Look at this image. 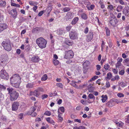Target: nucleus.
<instances>
[{
	"instance_id": "f257e3e1",
	"label": "nucleus",
	"mask_w": 129,
	"mask_h": 129,
	"mask_svg": "<svg viewBox=\"0 0 129 129\" xmlns=\"http://www.w3.org/2000/svg\"><path fill=\"white\" fill-rule=\"evenodd\" d=\"M7 89L10 95V100L11 101H13L16 100L19 96V93L12 88H8Z\"/></svg>"
},
{
	"instance_id": "f03ea898",
	"label": "nucleus",
	"mask_w": 129,
	"mask_h": 129,
	"mask_svg": "<svg viewBox=\"0 0 129 129\" xmlns=\"http://www.w3.org/2000/svg\"><path fill=\"white\" fill-rule=\"evenodd\" d=\"M36 43L39 47L43 49L46 47L47 41L42 37H40L36 40Z\"/></svg>"
},
{
	"instance_id": "7ed1b4c3",
	"label": "nucleus",
	"mask_w": 129,
	"mask_h": 129,
	"mask_svg": "<svg viewBox=\"0 0 129 129\" xmlns=\"http://www.w3.org/2000/svg\"><path fill=\"white\" fill-rule=\"evenodd\" d=\"M2 45L7 51H10L11 49V42L9 39H6L2 42Z\"/></svg>"
},
{
	"instance_id": "20e7f679",
	"label": "nucleus",
	"mask_w": 129,
	"mask_h": 129,
	"mask_svg": "<svg viewBox=\"0 0 129 129\" xmlns=\"http://www.w3.org/2000/svg\"><path fill=\"white\" fill-rule=\"evenodd\" d=\"M21 78L18 74H15L10 79V82H16L21 83Z\"/></svg>"
},
{
	"instance_id": "39448f33",
	"label": "nucleus",
	"mask_w": 129,
	"mask_h": 129,
	"mask_svg": "<svg viewBox=\"0 0 129 129\" xmlns=\"http://www.w3.org/2000/svg\"><path fill=\"white\" fill-rule=\"evenodd\" d=\"M0 77L1 78L6 80L9 79L8 74L4 69L2 70L0 72Z\"/></svg>"
},
{
	"instance_id": "423d86ee",
	"label": "nucleus",
	"mask_w": 129,
	"mask_h": 129,
	"mask_svg": "<svg viewBox=\"0 0 129 129\" xmlns=\"http://www.w3.org/2000/svg\"><path fill=\"white\" fill-rule=\"evenodd\" d=\"M37 109V107H32L30 109V110L27 112L26 114L30 115L33 117H35L37 115V114L35 111Z\"/></svg>"
},
{
	"instance_id": "0eeeda50",
	"label": "nucleus",
	"mask_w": 129,
	"mask_h": 129,
	"mask_svg": "<svg viewBox=\"0 0 129 129\" xmlns=\"http://www.w3.org/2000/svg\"><path fill=\"white\" fill-rule=\"evenodd\" d=\"M74 55V53L72 51L70 50L66 51L64 58L66 59L72 58L73 57Z\"/></svg>"
},
{
	"instance_id": "6e6552de",
	"label": "nucleus",
	"mask_w": 129,
	"mask_h": 129,
	"mask_svg": "<svg viewBox=\"0 0 129 129\" xmlns=\"http://www.w3.org/2000/svg\"><path fill=\"white\" fill-rule=\"evenodd\" d=\"M69 36L71 39L74 40L77 38L78 34L75 30H73L70 32Z\"/></svg>"
},
{
	"instance_id": "1a4fd4ad",
	"label": "nucleus",
	"mask_w": 129,
	"mask_h": 129,
	"mask_svg": "<svg viewBox=\"0 0 129 129\" xmlns=\"http://www.w3.org/2000/svg\"><path fill=\"white\" fill-rule=\"evenodd\" d=\"M93 35L92 31L91 30H90L88 34L86 36V41L88 42H90L92 39Z\"/></svg>"
},
{
	"instance_id": "9d476101",
	"label": "nucleus",
	"mask_w": 129,
	"mask_h": 129,
	"mask_svg": "<svg viewBox=\"0 0 129 129\" xmlns=\"http://www.w3.org/2000/svg\"><path fill=\"white\" fill-rule=\"evenodd\" d=\"M19 103L17 102H15L12 104V111H16L18 108L19 106Z\"/></svg>"
},
{
	"instance_id": "9b49d317",
	"label": "nucleus",
	"mask_w": 129,
	"mask_h": 129,
	"mask_svg": "<svg viewBox=\"0 0 129 129\" xmlns=\"http://www.w3.org/2000/svg\"><path fill=\"white\" fill-rule=\"evenodd\" d=\"M74 13L71 12H68L65 16V18L67 21L68 20L70 19H72L74 17Z\"/></svg>"
},
{
	"instance_id": "f8f14e48",
	"label": "nucleus",
	"mask_w": 129,
	"mask_h": 129,
	"mask_svg": "<svg viewBox=\"0 0 129 129\" xmlns=\"http://www.w3.org/2000/svg\"><path fill=\"white\" fill-rule=\"evenodd\" d=\"M9 13L13 18H15L16 17L17 15V12L16 10V8H15L14 9L11 10Z\"/></svg>"
},
{
	"instance_id": "ddd939ff",
	"label": "nucleus",
	"mask_w": 129,
	"mask_h": 129,
	"mask_svg": "<svg viewBox=\"0 0 129 129\" xmlns=\"http://www.w3.org/2000/svg\"><path fill=\"white\" fill-rule=\"evenodd\" d=\"M113 14L110 12V17L108 19V24L110 26H113Z\"/></svg>"
},
{
	"instance_id": "4468645a",
	"label": "nucleus",
	"mask_w": 129,
	"mask_h": 129,
	"mask_svg": "<svg viewBox=\"0 0 129 129\" xmlns=\"http://www.w3.org/2000/svg\"><path fill=\"white\" fill-rule=\"evenodd\" d=\"M8 27L7 25L5 23H0V32Z\"/></svg>"
},
{
	"instance_id": "2eb2a0df",
	"label": "nucleus",
	"mask_w": 129,
	"mask_h": 129,
	"mask_svg": "<svg viewBox=\"0 0 129 129\" xmlns=\"http://www.w3.org/2000/svg\"><path fill=\"white\" fill-rule=\"evenodd\" d=\"M7 58V56L6 54L2 55L0 59V61H1L2 63H3L4 61H6Z\"/></svg>"
},
{
	"instance_id": "dca6fc26",
	"label": "nucleus",
	"mask_w": 129,
	"mask_h": 129,
	"mask_svg": "<svg viewBox=\"0 0 129 129\" xmlns=\"http://www.w3.org/2000/svg\"><path fill=\"white\" fill-rule=\"evenodd\" d=\"M40 60L38 56H37L34 55L31 58V61L34 62H37L39 61Z\"/></svg>"
},
{
	"instance_id": "f3484780",
	"label": "nucleus",
	"mask_w": 129,
	"mask_h": 129,
	"mask_svg": "<svg viewBox=\"0 0 129 129\" xmlns=\"http://www.w3.org/2000/svg\"><path fill=\"white\" fill-rule=\"evenodd\" d=\"M65 32V31L63 29H59L57 30L56 33L58 36H60L63 34Z\"/></svg>"
},
{
	"instance_id": "a211bd4d",
	"label": "nucleus",
	"mask_w": 129,
	"mask_h": 129,
	"mask_svg": "<svg viewBox=\"0 0 129 129\" xmlns=\"http://www.w3.org/2000/svg\"><path fill=\"white\" fill-rule=\"evenodd\" d=\"M65 43L67 45L70 46H72L73 44L72 41L68 39H66L65 40Z\"/></svg>"
},
{
	"instance_id": "6ab92c4d",
	"label": "nucleus",
	"mask_w": 129,
	"mask_h": 129,
	"mask_svg": "<svg viewBox=\"0 0 129 129\" xmlns=\"http://www.w3.org/2000/svg\"><path fill=\"white\" fill-rule=\"evenodd\" d=\"M114 122L117 126L120 127H122L124 124V123L121 121L118 120Z\"/></svg>"
},
{
	"instance_id": "aec40b11",
	"label": "nucleus",
	"mask_w": 129,
	"mask_h": 129,
	"mask_svg": "<svg viewBox=\"0 0 129 129\" xmlns=\"http://www.w3.org/2000/svg\"><path fill=\"white\" fill-rule=\"evenodd\" d=\"M12 86L16 88H18L20 83L17 82H11Z\"/></svg>"
},
{
	"instance_id": "412c9836",
	"label": "nucleus",
	"mask_w": 129,
	"mask_h": 129,
	"mask_svg": "<svg viewBox=\"0 0 129 129\" xmlns=\"http://www.w3.org/2000/svg\"><path fill=\"white\" fill-rule=\"evenodd\" d=\"M79 19V18L78 17L74 18L71 22V24L73 25H75L77 23Z\"/></svg>"
},
{
	"instance_id": "4be33fe9",
	"label": "nucleus",
	"mask_w": 129,
	"mask_h": 129,
	"mask_svg": "<svg viewBox=\"0 0 129 129\" xmlns=\"http://www.w3.org/2000/svg\"><path fill=\"white\" fill-rule=\"evenodd\" d=\"M33 94L36 97H38L39 96L40 94V92H39L37 89L34 90L33 92Z\"/></svg>"
},
{
	"instance_id": "5701e85b",
	"label": "nucleus",
	"mask_w": 129,
	"mask_h": 129,
	"mask_svg": "<svg viewBox=\"0 0 129 129\" xmlns=\"http://www.w3.org/2000/svg\"><path fill=\"white\" fill-rule=\"evenodd\" d=\"M6 4V2L0 0V6L2 7H5Z\"/></svg>"
},
{
	"instance_id": "b1692460",
	"label": "nucleus",
	"mask_w": 129,
	"mask_h": 129,
	"mask_svg": "<svg viewBox=\"0 0 129 129\" xmlns=\"http://www.w3.org/2000/svg\"><path fill=\"white\" fill-rule=\"evenodd\" d=\"M95 97L94 95L92 93H90L88 96L87 99L88 100H89V99H92L93 100H94Z\"/></svg>"
},
{
	"instance_id": "393cba45",
	"label": "nucleus",
	"mask_w": 129,
	"mask_h": 129,
	"mask_svg": "<svg viewBox=\"0 0 129 129\" xmlns=\"http://www.w3.org/2000/svg\"><path fill=\"white\" fill-rule=\"evenodd\" d=\"M107 105L109 107H112L113 106V100L112 99H111L107 103Z\"/></svg>"
},
{
	"instance_id": "a878e982",
	"label": "nucleus",
	"mask_w": 129,
	"mask_h": 129,
	"mask_svg": "<svg viewBox=\"0 0 129 129\" xmlns=\"http://www.w3.org/2000/svg\"><path fill=\"white\" fill-rule=\"evenodd\" d=\"M81 18L84 20H86L87 18V16L85 13H83L81 14Z\"/></svg>"
},
{
	"instance_id": "bb28decb",
	"label": "nucleus",
	"mask_w": 129,
	"mask_h": 129,
	"mask_svg": "<svg viewBox=\"0 0 129 129\" xmlns=\"http://www.w3.org/2000/svg\"><path fill=\"white\" fill-rule=\"evenodd\" d=\"M90 62L88 61H86L83 64V66L84 67H88Z\"/></svg>"
},
{
	"instance_id": "cd10ccee",
	"label": "nucleus",
	"mask_w": 129,
	"mask_h": 129,
	"mask_svg": "<svg viewBox=\"0 0 129 129\" xmlns=\"http://www.w3.org/2000/svg\"><path fill=\"white\" fill-rule=\"evenodd\" d=\"M123 12L125 14H129V9L127 7H125L124 9Z\"/></svg>"
},
{
	"instance_id": "c85d7f7f",
	"label": "nucleus",
	"mask_w": 129,
	"mask_h": 129,
	"mask_svg": "<svg viewBox=\"0 0 129 129\" xmlns=\"http://www.w3.org/2000/svg\"><path fill=\"white\" fill-rule=\"evenodd\" d=\"M102 102L103 103L105 102L107 98V96L106 95H103L102 96Z\"/></svg>"
},
{
	"instance_id": "c756f323",
	"label": "nucleus",
	"mask_w": 129,
	"mask_h": 129,
	"mask_svg": "<svg viewBox=\"0 0 129 129\" xmlns=\"http://www.w3.org/2000/svg\"><path fill=\"white\" fill-rule=\"evenodd\" d=\"M34 85L31 83H28L26 85V87L27 88H31L34 87Z\"/></svg>"
},
{
	"instance_id": "7c9ffc66",
	"label": "nucleus",
	"mask_w": 129,
	"mask_h": 129,
	"mask_svg": "<svg viewBox=\"0 0 129 129\" xmlns=\"http://www.w3.org/2000/svg\"><path fill=\"white\" fill-rule=\"evenodd\" d=\"M47 76L46 74H45L44 75L41 79L42 81H45L47 79Z\"/></svg>"
},
{
	"instance_id": "2f4dec72",
	"label": "nucleus",
	"mask_w": 129,
	"mask_h": 129,
	"mask_svg": "<svg viewBox=\"0 0 129 129\" xmlns=\"http://www.w3.org/2000/svg\"><path fill=\"white\" fill-rule=\"evenodd\" d=\"M108 9L109 10V12L110 13V12L111 13H112V10L113 9V6L112 5H109L108 6Z\"/></svg>"
},
{
	"instance_id": "473e14b6",
	"label": "nucleus",
	"mask_w": 129,
	"mask_h": 129,
	"mask_svg": "<svg viewBox=\"0 0 129 129\" xmlns=\"http://www.w3.org/2000/svg\"><path fill=\"white\" fill-rule=\"evenodd\" d=\"M29 3L31 6H35V5H37L38 4L37 2L31 1L29 2Z\"/></svg>"
},
{
	"instance_id": "72a5a7b5",
	"label": "nucleus",
	"mask_w": 129,
	"mask_h": 129,
	"mask_svg": "<svg viewBox=\"0 0 129 129\" xmlns=\"http://www.w3.org/2000/svg\"><path fill=\"white\" fill-rule=\"evenodd\" d=\"M25 49L26 52H28L30 49V45H27L25 47Z\"/></svg>"
},
{
	"instance_id": "f704fd0d",
	"label": "nucleus",
	"mask_w": 129,
	"mask_h": 129,
	"mask_svg": "<svg viewBox=\"0 0 129 129\" xmlns=\"http://www.w3.org/2000/svg\"><path fill=\"white\" fill-rule=\"evenodd\" d=\"M127 83L126 82H121L120 83V85L122 87H123L127 85Z\"/></svg>"
},
{
	"instance_id": "c9c22d12",
	"label": "nucleus",
	"mask_w": 129,
	"mask_h": 129,
	"mask_svg": "<svg viewBox=\"0 0 129 129\" xmlns=\"http://www.w3.org/2000/svg\"><path fill=\"white\" fill-rule=\"evenodd\" d=\"M40 28L38 27H36L34 28L32 30V32L33 33H35L36 32H37V31H39L40 30Z\"/></svg>"
},
{
	"instance_id": "e433bc0d",
	"label": "nucleus",
	"mask_w": 129,
	"mask_h": 129,
	"mask_svg": "<svg viewBox=\"0 0 129 129\" xmlns=\"http://www.w3.org/2000/svg\"><path fill=\"white\" fill-rule=\"evenodd\" d=\"M47 10H45V12H48V14H49L52 10V8L50 7H48L46 9Z\"/></svg>"
},
{
	"instance_id": "4c0bfd02",
	"label": "nucleus",
	"mask_w": 129,
	"mask_h": 129,
	"mask_svg": "<svg viewBox=\"0 0 129 129\" xmlns=\"http://www.w3.org/2000/svg\"><path fill=\"white\" fill-rule=\"evenodd\" d=\"M108 43L109 44L110 47H111L112 45V43L111 40L110 39H109L108 41Z\"/></svg>"
},
{
	"instance_id": "58836bf2",
	"label": "nucleus",
	"mask_w": 129,
	"mask_h": 129,
	"mask_svg": "<svg viewBox=\"0 0 129 129\" xmlns=\"http://www.w3.org/2000/svg\"><path fill=\"white\" fill-rule=\"evenodd\" d=\"M82 4H84L85 5H89L90 3L88 0H85L82 2Z\"/></svg>"
},
{
	"instance_id": "ea45409f",
	"label": "nucleus",
	"mask_w": 129,
	"mask_h": 129,
	"mask_svg": "<svg viewBox=\"0 0 129 129\" xmlns=\"http://www.w3.org/2000/svg\"><path fill=\"white\" fill-rule=\"evenodd\" d=\"M70 9V8L69 7H65L63 8V12H65L69 11Z\"/></svg>"
},
{
	"instance_id": "a19ab883",
	"label": "nucleus",
	"mask_w": 129,
	"mask_h": 129,
	"mask_svg": "<svg viewBox=\"0 0 129 129\" xmlns=\"http://www.w3.org/2000/svg\"><path fill=\"white\" fill-rule=\"evenodd\" d=\"M110 67L109 65L108 64H106L104 65V68L106 70L109 69Z\"/></svg>"
},
{
	"instance_id": "79ce46f5",
	"label": "nucleus",
	"mask_w": 129,
	"mask_h": 129,
	"mask_svg": "<svg viewBox=\"0 0 129 129\" xmlns=\"http://www.w3.org/2000/svg\"><path fill=\"white\" fill-rule=\"evenodd\" d=\"M11 5L12 6H15V7H19L20 5L18 4H16L14 3L11 2Z\"/></svg>"
},
{
	"instance_id": "37998d69",
	"label": "nucleus",
	"mask_w": 129,
	"mask_h": 129,
	"mask_svg": "<svg viewBox=\"0 0 129 129\" xmlns=\"http://www.w3.org/2000/svg\"><path fill=\"white\" fill-rule=\"evenodd\" d=\"M107 77L106 78L107 79H110L112 76V75L110 72L108 73L107 74Z\"/></svg>"
},
{
	"instance_id": "c03bdc74",
	"label": "nucleus",
	"mask_w": 129,
	"mask_h": 129,
	"mask_svg": "<svg viewBox=\"0 0 129 129\" xmlns=\"http://www.w3.org/2000/svg\"><path fill=\"white\" fill-rule=\"evenodd\" d=\"M56 85L58 87H59L61 88H62L63 87V86L62 84L61 83H58L56 84Z\"/></svg>"
},
{
	"instance_id": "a18cd8bd",
	"label": "nucleus",
	"mask_w": 129,
	"mask_h": 129,
	"mask_svg": "<svg viewBox=\"0 0 129 129\" xmlns=\"http://www.w3.org/2000/svg\"><path fill=\"white\" fill-rule=\"evenodd\" d=\"M53 61L54 64L55 65H58L59 63V61L56 59L53 60Z\"/></svg>"
},
{
	"instance_id": "49530a36",
	"label": "nucleus",
	"mask_w": 129,
	"mask_h": 129,
	"mask_svg": "<svg viewBox=\"0 0 129 129\" xmlns=\"http://www.w3.org/2000/svg\"><path fill=\"white\" fill-rule=\"evenodd\" d=\"M6 87L5 86L2 85L0 84V90H5L6 89Z\"/></svg>"
},
{
	"instance_id": "de8ad7c7",
	"label": "nucleus",
	"mask_w": 129,
	"mask_h": 129,
	"mask_svg": "<svg viewBox=\"0 0 129 129\" xmlns=\"http://www.w3.org/2000/svg\"><path fill=\"white\" fill-rule=\"evenodd\" d=\"M105 29L106 30V34L107 36H109L110 35V30L107 27H105Z\"/></svg>"
},
{
	"instance_id": "09e8293b",
	"label": "nucleus",
	"mask_w": 129,
	"mask_h": 129,
	"mask_svg": "<svg viewBox=\"0 0 129 129\" xmlns=\"http://www.w3.org/2000/svg\"><path fill=\"white\" fill-rule=\"evenodd\" d=\"M72 27V26L70 25H69L66 27V30L67 31H69L70 30Z\"/></svg>"
},
{
	"instance_id": "8fccbe9b",
	"label": "nucleus",
	"mask_w": 129,
	"mask_h": 129,
	"mask_svg": "<svg viewBox=\"0 0 129 129\" xmlns=\"http://www.w3.org/2000/svg\"><path fill=\"white\" fill-rule=\"evenodd\" d=\"M1 119L4 121L6 122L7 120V118L6 116H2L1 117Z\"/></svg>"
},
{
	"instance_id": "3c124183",
	"label": "nucleus",
	"mask_w": 129,
	"mask_h": 129,
	"mask_svg": "<svg viewBox=\"0 0 129 129\" xmlns=\"http://www.w3.org/2000/svg\"><path fill=\"white\" fill-rule=\"evenodd\" d=\"M44 114L47 116H50L51 114V112L50 111H45Z\"/></svg>"
},
{
	"instance_id": "603ef678",
	"label": "nucleus",
	"mask_w": 129,
	"mask_h": 129,
	"mask_svg": "<svg viewBox=\"0 0 129 129\" xmlns=\"http://www.w3.org/2000/svg\"><path fill=\"white\" fill-rule=\"evenodd\" d=\"M120 79V77L118 75L115 76L114 78H113V81L115 80H118Z\"/></svg>"
},
{
	"instance_id": "864d4df0",
	"label": "nucleus",
	"mask_w": 129,
	"mask_h": 129,
	"mask_svg": "<svg viewBox=\"0 0 129 129\" xmlns=\"http://www.w3.org/2000/svg\"><path fill=\"white\" fill-rule=\"evenodd\" d=\"M94 7V6L93 5H91L89 7H87V8L89 10H91L93 9Z\"/></svg>"
},
{
	"instance_id": "5fc2aeb1",
	"label": "nucleus",
	"mask_w": 129,
	"mask_h": 129,
	"mask_svg": "<svg viewBox=\"0 0 129 129\" xmlns=\"http://www.w3.org/2000/svg\"><path fill=\"white\" fill-rule=\"evenodd\" d=\"M117 95L120 98L123 97L124 96L123 94L121 93H118L117 94Z\"/></svg>"
},
{
	"instance_id": "6e6d98bb",
	"label": "nucleus",
	"mask_w": 129,
	"mask_h": 129,
	"mask_svg": "<svg viewBox=\"0 0 129 129\" xmlns=\"http://www.w3.org/2000/svg\"><path fill=\"white\" fill-rule=\"evenodd\" d=\"M48 97V95L46 94H43L42 95V99L43 100L45 99V98H47Z\"/></svg>"
},
{
	"instance_id": "4d7b16f0",
	"label": "nucleus",
	"mask_w": 129,
	"mask_h": 129,
	"mask_svg": "<svg viewBox=\"0 0 129 129\" xmlns=\"http://www.w3.org/2000/svg\"><path fill=\"white\" fill-rule=\"evenodd\" d=\"M44 12L45 11H41L39 13L38 15L39 16H41Z\"/></svg>"
},
{
	"instance_id": "13d9d810",
	"label": "nucleus",
	"mask_w": 129,
	"mask_h": 129,
	"mask_svg": "<svg viewBox=\"0 0 129 129\" xmlns=\"http://www.w3.org/2000/svg\"><path fill=\"white\" fill-rule=\"evenodd\" d=\"M94 90V88L93 87H90L88 89L89 91L90 92H92Z\"/></svg>"
},
{
	"instance_id": "bf43d9fd",
	"label": "nucleus",
	"mask_w": 129,
	"mask_h": 129,
	"mask_svg": "<svg viewBox=\"0 0 129 129\" xmlns=\"http://www.w3.org/2000/svg\"><path fill=\"white\" fill-rule=\"evenodd\" d=\"M121 62H117L116 65V67L117 68H119L120 66H121Z\"/></svg>"
},
{
	"instance_id": "052dcab7",
	"label": "nucleus",
	"mask_w": 129,
	"mask_h": 129,
	"mask_svg": "<svg viewBox=\"0 0 129 129\" xmlns=\"http://www.w3.org/2000/svg\"><path fill=\"white\" fill-rule=\"evenodd\" d=\"M88 28L87 27L84 30V32L85 34H87L88 33Z\"/></svg>"
},
{
	"instance_id": "680f3d73",
	"label": "nucleus",
	"mask_w": 129,
	"mask_h": 129,
	"mask_svg": "<svg viewBox=\"0 0 129 129\" xmlns=\"http://www.w3.org/2000/svg\"><path fill=\"white\" fill-rule=\"evenodd\" d=\"M37 90L39 91V92H43L44 91L43 89L42 88H39L37 89Z\"/></svg>"
},
{
	"instance_id": "e2e57ef3",
	"label": "nucleus",
	"mask_w": 129,
	"mask_h": 129,
	"mask_svg": "<svg viewBox=\"0 0 129 129\" xmlns=\"http://www.w3.org/2000/svg\"><path fill=\"white\" fill-rule=\"evenodd\" d=\"M117 62H121L122 61L123 59L121 58L118 57L117 58Z\"/></svg>"
},
{
	"instance_id": "0e129e2a",
	"label": "nucleus",
	"mask_w": 129,
	"mask_h": 129,
	"mask_svg": "<svg viewBox=\"0 0 129 129\" xmlns=\"http://www.w3.org/2000/svg\"><path fill=\"white\" fill-rule=\"evenodd\" d=\"M124 72L123 70H121L119 72V73L120 75H122L124 74Z\"/></svg>"
},
{
	"instance_id": "69168bd1",
	"label": "nucleus",
	"mask_w": 129,
	"mask_h": 129,
	"mask_svg": "<svg viewBox=\"0 0 129 129\" xmlns=\"http://www.w3.org/2000/svg\"><path fill=\"white\" fill-rule=\"evenodd\" d=\"M119 0V2L120 3V4L122 5H124L125 3L122 0Z\"/></svg>"
},
{
	"instance_id": "338daca9",
	"label": "nucleus",
	"mask_w": 129,
	"mask_h": 129,
	"mask_svg": "<svg viewBox=\"0 0 129 129\" xmlns=\"http://www.w3.org/2000/svg\"><path fill=\"white\" fill-rule=\"evenodd\" d=\"M82 109V107L81 106H79L77 107L76 108V109L77 110H79Z\"/></svg>"
},
{
	"instance_id": "774afa93",
	"label": "nucleus",
	"mask_w": 129,
	"mask_h": 129,
	"mask_svg": "<svg viewBox=\"0 0 129 129\" xmlns=\"http://www.w3.org/2000/svg\"><path fill=\"white\" fill-rule=\"evenodd\" d=\"M126 122L128 123H129V115H128L127 116L126 118Z\"/></svg>"
}]
</instances>
